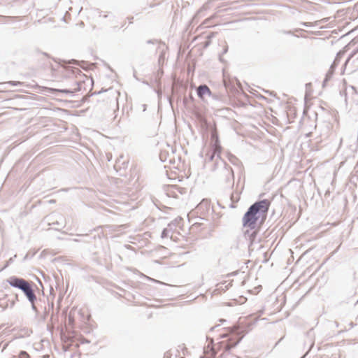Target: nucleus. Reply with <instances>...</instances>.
Here are the masks:
<instances>
[{"instance_id":"26","label":"nucleus","mask_w":358,"mask_h":358,"mask_svg":"<svg viewBox=\"0 0 358 358\" xmlns=\"http://www.w3.org/2000/svg\"><path fill=\"white\" fill-rule=\"evenodd\" d=\"M280 33L285 34H289L292 35L293 32L292 31H285V30H281L280 31Z\"/></svg>"},{"instance_id":"8","label":"nucleus","mask_w":358,"mask_h":358,"mask_svg":"<svg viewBox=\"0 0 358 358\" xmlns=\"http://www.w3.org/2000/svg\"><path fill=\"white\" fill-rule=\"evenodd\" d=\"M338 64V63L334 61L333 63L331 64V65L330 66V68H329V71L327 72V73L325 75V78L322 82L323 87H324L326 86L327 83L331 79V78L334 73L335 69L337 67Z\"/></svg>"},{"instance_id":"38","label":"nucleus","mask_w":358,"mask_h":358,"mask_svg":"<svg viewBox=\"0 0 358 358\" xmlns=\"http://www.w3.org/2000/svg\"><path fill=\"white\" fill-rule=\"evenodd\" d=\"M215 137H217L215 132H212V138H215Z\"/></svg>"},{"instance_id":"4","label":"nucleus","mask_w":358,"mask_h":358,"mask_svg":"<svg viewBox=\"0 0 358 358\" xmlns=\"http://www.w3.org/2000/svg\"><path fill=\"white\" fill-rule=\"evenodd\" d=\"M219 168L222 169V175L225 177V181L228 184H234V171L231 167L226 163L219 155H217L215 162L211 168L213 171H216Z\"/></svg>"},{"instance_id":"11","label":"nucleus","mask_w":358,"mask_h":358,"mask_svg":"<svg viewBox=\"0 0 358 358\" xmlns=\"http://www.w3.org/2000/svg\"><path fill=\"white\" fill-rule=\"evenodd\" d=\"M49 225H53L57 226V227L55 228V230H59L60 229L64 227L65 224L63 222H61L59 220L52 221V223H49Z\"/></svg>"},{"instance_id":"49","label":"nucleus","mask_w":358,"mask_h":358,"mask_svg":"<svg viewBox=\"0 0 358 358\" xmlns=\"http://www.w3.org/2000/svg\"><path fill=\"white\" fill-rule=\"evenodd\" d=\"M74 241L78 242L79 240H78V238H76V239L74 240Z\"/></svg>"},{"instance_id":"36","label":"nucleus","mask_w":358,"mask_h":358,"mask_svg":"<svg viewBox=\"0 0 358 358\" xmlns=\"http://www.w3.org/2000/svg\"><path fill=\"white\" fill-rule=\"evenodd\" d=\"M106 91H107V90H102L98 92H94V94H101L102 92H106Z\"/></svg>"},{"instance_id":"33","label":"nucleus","mask_w":358,"mask_h":358,"mask_svg":"<svg viewBox=\"0 0 358 358\" xmlns=\"http://www.w3.org/2000/svg\"><path fill=\"white\" fill-rule=\"evenodd\" d=\"M203 10H206V7L205 6H203L202 8H201L198 12H197V14H199L200 12H201Z\"/></svg>"},{"instance_id":"6","label":"nucleus","mask_w":358,"mask_h":358,"mask_svg":"<svg viewBox=\"0 0 358 358\" xmlns=\"http://www.w3.org/2000/svg\"><path fill=\"white\" fill-rule=\"evenodd\" d=\"M84 83L83 80H76L73 84L72 87L69 89H62V90H57L58 92L63 93V94H73V93L76 92H79L81 90V85Z\"/></svg>"},{"instance_id":"13","label":"nucleus","mask_w":358,"mask_h":358,"mask_svg":"<svg viewBox=\"0 0 358 358\" xmlns=\"http://www.w3.org/2000/svg\"><path fill=\"white\" fill-rule=\"evenodd\" d=\"M62 62L64 64H74V65H79V66L80 65V63H84V62H80V61H78L76 59H71V60H68V61L63 60Z\"/></svg>"},{"instance_id":"27","label":"nucleus","mask_w":358,"mask_h":358,"mask_svg":"<svg viewBox=\"0 0 358 358\" xmlns=\"http://www.w3.org/2000/svg\"><path fill=\"white\" fill-rule=\"evenodd\" d=\"M301 24L307 27H312L311 22H301Z\"/></svg>"},{"instance_id":"32","label":"nucleus","mask_w":358,"mask_h":358,"mask_svg":"<svg viewBox=\"0 0 358 358\" xmlns=\"http://www.w3.org/2000/svg\"><path fill=\"white\" fill-rule=\"evenodd\" d=\"M220 327V325L218 324V325H215V326H214V327H211V328L210 329V331H213L215 329H217V327Z\"/></svg>"},{"instance_id":"34","label":"nucleus","mask_w":358,"mask_h":358,"mask_svg":"<svg viewBox=\"0 0 358 358\" xmlns=\"http://www.w3.org/2000/svg\"><path fill=\"white\" fill-rule=\"evenodd\" d=\"M15 304V301L13 300L10 301V308H13Z\"/></svg>"},{"instance_id":"35","label":"nucleus","mask_w":358,"mask_h":358,"mask_svg":"<svg viewBox=\"0 0 358 358\" xmlns=\"http://www.w3.org/2000/svg\"><path fill=\"white\" fill-rule=\"evenodd\" d=\"M83 343H89L90 341H88L87 338H84L82 341Z\"/></svg>"},{"instance_id":"44","label":"nucleus","mask_w":358,"mask_h":358,"mask_svg":"<svg viewBox=\"0 0 358 358\" xmlns=\"http://www.w3.org/2000/svg\"><path fill=\"white\" fill-rule=\"evenodd\" d=\"M216 355V352L213 350V356H215Z\"/></svg>"},{"instance_id":"50","label":"nucleus","mask_w":358,"mask_h":358,"mask_svg":"<svg viewBox=\"0 0 358 358\" xmlns=\"http://www.w3.org/2000/svg\"><path fill=\"white\" fill-rule=\"evenodd\" d=\"M307 353H308V352H306V355H303L302 357H301V358H304V357H305V356L307 355Z\"/></svg>"},{"instance_id":"29","label":"nucleus","mask_w":358,"mask_h":358,"mask_svg":"<svg viewBox=\"0 0 358 358\" xmlns=\"http://www.w3.org/2000/svg\"><path fill=\"white\" fill-rule=\"evenodd\" d=\"M163 51H164V50H162V52H161V54H160V55H159V62H160L162 59H164V54Z\"/></svg>"},{"instance_id":"5","label":"nucleus","mask_w":358,"mask_h":358,"mask_svg":"<svg viewBox=\"0 0 358 358\" xmlns=\"http://www.w3.org/2000/svg\"><path fill=\"white\" fill-rule=\"evenodd\" d=\"M220 143H219V141L217 139L215 143H214V148L212 150H209L206 154V157H205V162L206 163H208V162H211L213 161H215V159H217V155H220Z\"/></svg>"},{"instance_id":"37","label":"nucleus","mask_w":358,"mask_h":358,"mask_svg":"<svg viewBox=\"0 0 358 358\" xmlns=\"http://www.w3.org/2000/svg\"><path fill=\"white\" fill-rule=\"evenodd\" d=\"M13 262V257L10 258V259L8 260V263L6 264V266H8V264L11 263Z\"/></svg>"},{"instance_id":"1","label":"nucleus","mask_w":358,"mask_h":358,"mask_svg":"<svg viewBox=\"0 0 358 358\" xmlns=\"http://www.w3.org/2000/svg\"><path fill=\"white\" fill-rule=\"evenodd\" d=\"M271 206V201L267 199H262L252 203L245 213L242 222L243 227L248 228L244 231V237L250 241L249 248L255 241L258 230L257 229V222L259 224L264 222Z\"/></svg>"},{"instance_id":"52","label":"nucleus","mask_w":358,"mask_h":358,"mask_svg":"<svg viewBox=\"0 0 358 358\" xmlns=\"http://www.w3.org/2000/svg\"><path fill=\"white\" fill-rule=\"evenodd\" d=\"M200 358H203V357H200Z\"/></svg>"},{"instance_id":"43","label":"nucleus","mask_w":358,"mask_h":358,"mask_svg":"<svg viewBox=\"0 0 358 358\" xmlns=\"http://www.w3.org/2000/svg\"><path fill=\"white\" fill-rule=\"evenodd\" d=\"M224 86H225V87H226V88H227V87H229V85H228L227 83H224Z\"/></svg>"},{"instance_id":"42","label":"nucleus","mask_w":358,"mask_h":358,"mask_svg":"<svg viewBox=\"0 0 358 358\" xmlns=\"http://www.w3.org/2000/svg\"><path fill=\"white\" fill-rule=\"evenodd\" d=\"M220 321L221 322H226V320L221 319V320H220Z\"/></svg>"},{"instance_id":"39","label":"nucleus","mask_w":358,"mask_h":358,"mask_svg":"<svg viewBox=\"0 0 358 358\" xmlns=\"http://www.w3.org/2000/svg\"><path fill=\"white\" fill-rule=\"evenodd\" d=\"M161 48H162V45H161V44H159V45H158V47H157V50H161Z\"/></svg>"},{"instance_id":"41","label":"nucleus","mask_w":358,"mask_h":358,"mask_svg":"<svg viewBox=\"0 0 358 358\" xmlns=\"http://www.w3.org/2000/svg\"><path fill=\"white\" fill-rule=\"evenodd\" d=\"M15 300H16V301H18V295H17V294H15Z\"/></svg>"},{"instance_id":"23","label":"nucleus","mask_w":358,"mask_h":358,"mask_svg":"<svg viewBox=\"0 0 358 358\" xmlns=\"http://www.w3.org/2000/svg\"><path fill=\"white\" fill-rule=\"evenodd\" d=\"M49 309L47 308L46 306H44L43 308V313H44V319L49 314Z\"/></svg>"},{"instance_id":"45","label":"nucleus","mask_w":358,"mask_h":358,"mask_svg":"<svg viewBox=\"0 0 358 358\" xmlns=\"http://www.w3.org/2000/svg\"><path fill=\"white\" fill-rule=\"evenodd\" d=\"M177 101H180V96H178V98H177Z\"/></svg>"},{"instance_id":"40","label":"nucleus","mask_w":358,"mask_h":358,"mask_svg":"<svg viewBox=\"0 0 358 358\" xmlns=\"http://www.w3.org/2000/svg\"><path fill=\"white\" fill-rule=\"evenodd\" d=\"M313 345H314V343H313L311 344V345H310V349H309V350L308 351V352L310 350V349L313 348Z\"/></svg>"},{"instance_id":"30","label":"nucleus","mask_w":358,"mask_h":358,"mask_svg":"<svg viewBox=\"0 0 358 358\" xmlns=\"http://www.w3.org/2000/svg\"><path fill=\"white\" fill-rule=\"evenodd\" d=\"M53 308H54V303L53 302H52L51 303H48V309H49V310L50 308L53 309Z\"/></svg>"},{"instance_id":"16","label":"nucleus","mask_w":358,"mask_h":358,"mask_svg":"<svg viewBox=\"0 0 358 358\" xmlns=\"http://www.w3.org/2000/svg\"><path fill=\"white\" fill-rule=\"evenodd\" d=\"M3 85V83H2ZM4 84H8L12 86H21L22 85V83L20 81H9L8 83H4Z\"/></svg>"},{"instance_id":"22","label":"nucleus","mask_w":358,"mask_h":358,"mask_svg":"<svg viewBox=\"0 0 358 358\" xmlns=\"http://www.w3.org/2000/svg\"><path fill=\"white\" fill-rule=\"evenodd\" d=\"M229 160L231 163H233L234 164H236V162H238V159L234 156V155H231L230 157H229Z\"/></svg>"},{"instance_id":"19","label":"nucleus","mask_w":358,"mask_h":358,"mask_svg":"<svg viewBox=\"0 0 358 358\" xmlns=\"http://www.w3.org/2000/svg\"><path fill=\"white\" fill-rule=\"evenodd\" d=\"M358 52V50H354L349 56L347 58L345 64H343V66L345 67V66L347 65V63L349 62V60Z\"/></svg>"},{"instance_id":"7","label":"nucleus","mask_w":358,"mask_h":358,"mask_svg":"<svg viewBox=\"0 0 358 358\" xmlns=\"http://www.w3.org/2000/svg\"><path fill=\"white\" fill-rule=\"evenodd\" d=\"M197 213L201 215H205L208 213L211 209L210 201L207 199H203L196 208Z\"/></svg>"},{"instance_id":"48","label":"nucleus","mask_w":358,"mask_h":358,"mask_svg":"<svg viewBox=\"0 0 358 358\" xmlns=\"http://www.w3.org/2000/svg\"><path fill=\"white\" fill-rule=\"evenodd\" d=\"M301 31V29H296L295 30V31Z\"/></svg>"},{"instance_id":"10","label":"nucleus","mask_w":358,"mask_h":358,"mask_svg":"<svg viewBox=\"0 0 358 358\" xmlns=\"http://www.w3.org/2000/svg\"><path fill=\"white\" fill-rule=\"evenodd\" d=\"M194 101V98L192 95V93L190 92L187 96H184V98L182 99V103L186 108H191L190 102H193Z\"/></svg>"},{"instance_id":"17","label":"nucleus","mask_w":358,"mask_h":358,"mask_svg":"<svg viewBox=\"0 0 358 358\" xmlns=\"http://www.w3.org/2000/svg\"><path fill=\"white\" fill-rule=\"evenodd\" d=\"M36 302L30 303L31 306L32 310L35 313L36 315L39 314V310L37 306L35 304Z\"/></svg>"},{"instance_id":"24","label":"nucleus","mask_w":358,"mask_h":358,"mask_svg":"<svg viewBox=\"0 0 358 358\" xmlns=\"http://www.w3.org/2000/svg\"><path fill=\"white\" fill-rule=\"evenodd\" d=\"M211 43V41L206 39V41L203 42V48H208Z\"/></svg>"},{"instance_id":"12","label":"nucleus","mask_w":358,"mask_h":358,"mask_svg":"<svg viewBox=\"0 0 358 358\" xmlns=\"http://www.w3.org/2000/svg\"><path fill=\"white\" fill-rule=\"evenodd\" d=\"M68 71V74L69 76L70 75H77V74H80L81 71L78 69H76V68H71V69H67Z\"/></svg>"},{"instance_id":"46","label":"nucleus","mask_w":358,"mask_h":358,"mask_svg":"<svg viewBox=\"0 0 358 358\" xmlns=\"http://www.w3.org/2000/svg\"><path fill=\"white\" fill-rule=\"evenodd\" d=\"M27 257H28V255H26L25 257H24V260H25Z\"/></svg>"},{"instance_id":"14","label":"nucleus","mask_w":358,"mask_h":358,"mask_svg":"<svg viewBox=\"0 0 358 358\" xmlns=\"http://www.w3.org/2000/svg\"><path fill=\"white\" fill-rule=\"evenodd\" d=\"M344 54H345V53H344V52H343V51H339V52L336 54V57H335V59H334V61L339 64V62H340V61H341V58L343 57Z\"/></svg>"},{"instance_id":"18","label":"nucleus","mask_w":358,"mask_h":358,"mask_svg":"<svg viewBox=\"0 0 358 358\" xmlns=\"http://www.w3.org/2000/svg\"><path fill=\"white\" fill-rule=\"evenodd\" d=\"M8 345V343H5L0 340V351L3 352Z\"/></svg>"},{"instance_id":"21","label":"nucleus","mask_w":358,"mask_h":358,"mask_svg":"<svg viewBox=\"0 0 358 358\" xmlns=\"http://www.w3.org/2000/svg\"><path fill=\"white\" fill-rule=\"evenodd\" d=\"M169 236V230L167 229H164L161 234L162 238H166Z\"/></svg>"},{"instance_id":"51","label":"nucleus","mask_w":358,"mask_h":358,"mask_svg":"<svg viewBox=\"0 0 358 358\" xmlns=\"http://www.w3.org/2000/svg\"><path fill=\"white\" fill-rule=\"evenodd\" d=\"M78 236H80V235H79V234H78ZM80 236H84L85 235H83V234H81Z\"/></svg>"},{"instance_id":"47","label":"nucleus","mask_w":358,"mask_h":358,"mask_svg":"<svg viewBox=\"0 0 358 358\" xmlns=\"http://www.w3.org/2000/svg\"><path fill=\"white\" fill-rule=\"evenodd\" d=\"M107 16H108V15H107L106 14H103V17H107Z\"/></svg>"},{"instance_id":"3","label":"nucleus","mask_w":358,"mask_h":358,"mask_svg":"<svg viewBox=\"0 0 358 358\" xmlns=\"http://www.w3.org/2000/svg\"><path fill=\"white\" fill-rule=\"evenodd\" d=\"M229 335H233L226 342H220V347L224 348V351L229 352L231 350L236 347L238 343L241 341L243 338V335H241V332L237 331L234 332L233 330H229L228 334H222L220 335V338H224L229 336Z\"/></svg>"},{"instance_id":"31","label":"nucleus","mask_w":358,"mask_h":358,"mask_svg":"<svg viewBox=\"0 0 358 358\" xmlns=\"http://www.w3.org/2000/svg\"><path fill=\"white\" fill-rule=\"evenodd\" d=\"M207 340L209 341V344H213L214 341L213 338H210L208 336H207Z\"/></svg>"},{"instance_id":"28","label":"nucleus","mask_w":358,"mask_h":358,"mask_svg":"<svg viewBox=\"0 0 358 358\" xmlns=\"http://www.w3.org/2000/svg\"><path fill=\"white\" fill-rule=\"evenodd\" d=\"M157 43V40H148L147 41V43L148 44H155V43Z\"/></svg>"},{"instance_id":"9","label":"nucleus","mask_w":358,"mask_h":358,"mask_svg":"<svg viewBox=\"0 0 358 358\" xmlns=\"http://www.w3.org/2000/svg\"><path fill=\"white\" fill-rule=\"evenodd\" d=\"M197 96L203 99L206 95L211 96L210 88L205 84L200 85L196 90Z\"/></svg>"},{"instance_id":"25","label":"nucleus","mask_w":358,"mask_h":358,"mask_svg":"<svg viewBox=\"0 0 358 358\" xmlns=\"http://www.w3.org/2000/svg\"><path fill=\"white\" fill-rule=\"evenodd\" d=\"M215 33L211 32L206 36V39L211 41V39L215 36Z\"/></svg>"},{"instance_id":"20","label":"nucleus","mask_w":358,"mask_h":358,"mask_svg":"<svg viewBox=\"0 0 358 358\" xmlns=\"http://www.w3.org/2000/svg\"><path fill=\"white\" fill-rule=\"evenodd\" d=\"M20 358H30V357L26 351H21L20 352Z\"/></svg>"},{"instance_id":"15","label":"nucleus","mask_w":358,"mask_h":358,"mask_svg":"<svg viewBox=\"0 0 358 358\" xmlns=\"http://www.w3.org/2000/svg\"><path fill=\"white\" fill-rule=\"evenodd\" d=\"M228 49H229V47H228L227 43L225 42V45L223 48V50H222V53L219 55L220 61L223 62L222 55L226 54L228 52Z\"/></svg>"},{"instance_id":"2","label":"nucleus","mask_w":358,"mask_h":358,"mask_svg":"<svg viewBox=\"0 0 358 358\" xmlns=\"http://www.w3.org/2000/svg\"><path fill=\"white\" fill-rule=\"evenodd\" d=\"M6 282L11 287L20 289L29 303L36 302L37 301V297L33 288V282L28 281L15 275L9 277L6 280Z\"/></svg>"}]
</instances>
